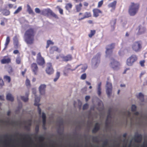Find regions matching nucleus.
I'll use <instances>...</instances> for the list:
<instances>
[{"instance_id": "nucleus-41", "label": "nucleus", "mask_w": 147, "mask_h": 147, "mask_svg": "<svg viewBox=\"0 0 147 147\" xmlns=\"http://www.w3.org/2000/svg\"><path fill=\"white\" fill-rule=\"evenodd\" d=\"M4 79L7 81L9 83L11 81V78L9 76H5L4 77Z\"/></svg>"}, {"instance_id": "nucleus-35", "label": "nucleus", "mask_w": 147, "mask_h": 147, "mask_svg": "<svg viewBox=\"0 0 147 147\" xmlns=\"http://www.w3.org/2000/svg\"><path fill=\"white\" fill-rule=\"evenodd\" d=\"M22 6H19L16 9V10L14 12V14H16L18 13L19 12L22 10Z\"/></svg>"}, {"instance_id": "nucleus-61", "label": "nucleus", "mask_w": 147, "mask_h": 147, "mask_svg": "<svg viewBox=\"0 0 147 147\" xmlns=\"http://www.w3.org/2000/svg\"><path fill=\"white\" fill-rule=\"evenodd\" d=\"M42 124H43V126H45L46 124V119H42Z\"/></svg>"}, {"instance_id": "nucleus-38", "label": "nucleus", "mask_w": 147, "mask_h": 147, "mask_svg": "<svg viewBox=\"0 0 147 147\" xmlns=\"http://www.w3.org/2000/svg\"><path fill=\"white\" fill-rule=\"evenodd\" d=\"M116 22V19H113L110 21V24L111 25H115Z\"/></svg>"}, {"instance_id": "nucleus-54", "label": "nucleus", "mask_w": 147, "mask_h": 147, "mask_svg": "<svg viewBox=\"0 0 147 147\" xmlns=\"http://www.w3.org/2000/svg\"><path fill=\"white\" fill-rule=\"evenodd\" d=\"M47 43L49 45H53L54 44V43L53 42H52V41L50 40H47Z\"/></svg>"}, {"instance_id": "nucleus-29", "label": "nucleus", "mask_w": 147, "mask_h": 147, "mask_svg": "<svg viewBox=\"0 0 147 147\" xmlns=\"http://www.w3.org/2000/svg\"><path fill=\"white\" fill-rule=\"evenodd\" d=\"M72 4L71 3H68L66 4L65 6V8L66 10L69 11L72 8Z\"/></svg>"}, {"instance_id": "nucleus-19", "label": "nucleus", "mask_w": 147, "mask_h": 147, "mask_svg": "<svg viewBox=\"0 0 147 147\" xmlns=\"http://www.w3.org/2000/svg\"><path fill=\"white\" fill-rule=\"evenodd\" d=\"M117 2L116 1H114L110 3L108 5L109 8H111L112 9L114 10L116 8Z\"/></svg>"}, {"instance_id": "nucleus-36", "label": "nucleus", "mask_w": 147, "mask_h": 147, "mask_svg": "<svg viewBox=\"0 0 147 147\" xmlns=\"http://www.w3.org/2000/svg\"><path fill=\"white\" fill-rule=\"evenodd\" d=\"M16 62L18 64H19L21 63V59L19 56L17 57L16 59Z\"/></svg>"}, {"instance_id": "nucleus-1", "label": "nucleus", "mask_w": 147, "mask_h": 147, "mask_svg": "<svg viewBox=\"0 0 147 147\" xmlns=\"http://www.w3.org/2000/svg\"><path fill=\"white\" fill-rule=\"evenodd\" d=\"M35 33L36 32L33 28H30L25 31L24 35V39L27 44L31 45L33 43Z\"/></svg>"}, {"instance_id": "nucleus-14", "label": "nucleus", "mask_w": 147, "mask_h": 147, "mask_svg": "<svg viewBox=\"0 0 147 147\" xmlns=\"http://www.w3.org/2000/svg\"><path fill=\"white\" fill-rule=\"evenodd\" d=\"M79 67H80V72L81 73H82L85 71L86 69L87 68V65L86 64H80L79 65H78L76 66V67L74 68L75 70L77 69Z\"/></svg>"}, {"instance_id": "nucleus-11", "label": "nucleus", "mask_w": 147, "mask_h": 147, "mask_svg": "<svg viewBox=\"0 0 147 147\" xmlns=\"http://www.w3.org/2000/svg\"><path fill=\"white\" fill-rule=\"evenodd\" d=\"M71 67V66L70 65H67L63 71V74L65 76H68L69 71H73L75 70V69H72Z\"/></svg>"}, {"instance_id": "nucleus-10", "label": "nucleus", "mask_w": 147, "mask_h": 147, "mask_svg": "<svg viewBox=\"0 0 147 147\" xmlns=\"http://www.w3.org/2000/svg\"><path fill=\"white\" fill-rule=\"evenodd\" d=\"M106 92L108 97H109L112 93V87L111 84L107 82L106 85Z\"/></svg>"}, {"instance_id": "nucleus-33", "label": "nucleus", "mask_w": 147, "mask_h": 147, "mask_svg": "<svg viewBox=\"0 0 147 147\" xmlns=\"http://www.w3.org/2000/svg\"><path fill=\"white\" fill-rule=\"evenodd\" d=\"M60 76V73L59 72H57L56 76V78L54 79V81L55 82H56L58 80L59 78V77Z\"/></svg>"}, {"instance_id": "nucleus-4", "label": "nucleus", "mask_w": 147, "mask_h": 147, "mask_svg": "<svg viewBox=\"0 0 147 147\" xmlns=\"http://www.w3.org/2000/svg\"><path fill=\"white\" fill-rule=\"evenodd\" d=\"M41 14L44 16H48L50 15L55 18H59V17L57 15L49 8L44 9L42 10L41 11Z\"/></svg>"}, {"instance_id": "nucleus-37", "label": "nucleus", "mask_w": 147, "mask_h": 147, "mask_svg": "<svg viewBox=\"0 0 147 147\" xmlns=\"http://www.w3.org/2000/svg\"><path fill=\"white\" fill-rule=\"evenodd\" d=\"M103 0H101L98 3L97 7L98 8L100 7L103 5Z\"/></svg>"}, {"instance_id": "nucleus-31", "label": "nucleus", "mask_w": 147, "mask_h": 147, "mask_svg": "<svg viewBox=\"0 0 147 147\" xmlns=\"http://www.w3.org/2000/svg\"><path fill=\"white\" fill-rule=\"evenodd\" d=\"M111 118V116L110 113H109L107 116V119L105 122V126H107L108 125L109 122L108 121V120L109 119Z\"/></svg>"}, {"instance_id": "nucleus-5", "label": "nucleus", "mask_w": 147, "mask_h": 147, "mask_svg": "<svg viewBox=\"0 0 147 147\" xmlns=\"http://www.w3.org/2000/svg\"><path fill=\"white\" fill-rule=\"evenodd\" d=\"M115 44L111 43L108 45L106 48V53L107 57H110L111 55L113 53L112 50L114 48Z\"/></svg>"}, {"instance_id": "nucleus-25", "label": "nucleus", "mask_w": 147, "mask_h": 147, "mask_svg": "<svg viewBox=\"0 0 147 147\" xmlns=\"http://www.w3.org/2000/svg\"><path fill=\"white\" fill-rule=\"evenodd\" d=\"M10 42V38L9 36H7L5 42V47L3 49V50L5 49L7 47V45Z\"/></svg>"}, {"instance_id": "nucleus-28", "label": "nucleus", "mask_w": 147, "mask_h": 147, "mask_svg": "<svg viewBox=\"0 0 147 147\" xmlns=\"http://www.w3.org/2000/svg\"><path fill=\"white\" fill-rule=\"evenodd\" d=\"M82 6V4L81 3H80L79 5H77L76 6V8L77 12H79L81 11Z\"/></svg>"}, {"instance_id": "nucleus-3", "label": "nucleus", "mask_w": 147, "mask_h": 147, "mask_svg": "<svg viewBox=\"0 0 147 147\" xmlns=\"http://www.w3.org/2000/svg\"><path fill=\"white\" fill-rule=\"evenodd\" d=\"M131 48L135 52L140 51L142 49V42L140 40L135 42L132 45Z\"/></svg>"}, {"instance_id": "nucleus-27", "label": "nucleus", "mask_w": 147, "mask_h": 147, "mask_svg": "<svg viewBox=\"0 0 147 147\" xmlns=\"http://www.w3.org/2000/svg\"><path fill=\"white\" fill-rule=\"evenodd\" d=\"M137 97L138 98L140 99L142 102L144 101V95L142 93H140Z\"/></svg>"}, {"instance_id": "nucleus-21", "label": "nucleus", "mask_w": 147, "mask_h": 147, "mask_svg": "<svg viewBox=\"0 0 147 147\" xmlns=\"http://www.w3.org/2000/svg\"><path fill=\"white\" fill-rule=\"evenodd\" d=\"M100 129V125L98 123H96L94 127L92 130V132L93 133H96Z\"/></svg>"}, {"instance_id": "nucleus-34", "label": "nucleus", "mask_w": 147, "mask_h": 147, "mask_svg": "<svg viewBox=\"0 0 147 147\" xmlns=\"http://www.w3.org/2000/svg\"><path fill=\"white\" fill-rule=\"evenodd\" d=\"M56 8L58 9L61 15H63V9L61 8L59 6H57L56 7Z\"/></svg>"}, {"instance_id": "nucleus-17", "label": "nucleus", "mask_w": 147, "mask_h": 147, "mask_svg": "<svg viewBox=\"0 0 147 147\" xmlns=\"http://www.w3.org/2000/svg\"><path fill=\"white\" fill-rule=\"evenodd\" d=\"M63 61L67 62L71 61L72 59V57L71 55L68 54L66 56H64L61 57Z\"/></svg>"}, {"instance_id": "nucleus-50", "label": "nucleus", "mask_w": 147, "mask_h": 147, "mask_svg": "<svg viewBox=\"0 0 147 147\" xmlns=\"http://www.w3.org/2000/svg\"><path fill=\"white\" fill-rule=\"evenodd\" d=\"M35 11L36 13H40V10L39 8H36L35 9Z\"/></svg>"}, {"instance_id": "nucleus-51", "label": "nucleus", "mask_w": 147, "mask_h": 147, "mask_svg": "<svg viewBox=\"0 0 147 147\" xmlns=\"http://www.w3.org/2000/svg\"><path fill=\"white\" fill-rule=\"evenodd\" d=\"M4 85V82L3 80L0 79V87H1Z\"/></svg>"}, {"instance_id": "nucleus-7", "label": "nucleus", "mask_w": 147, "mask_h": 147, "mask_svg": "<svg viewBox=\"0 0 147 147\" xmlns=\"http://www.w3.org/2000/svg\"><path fill=\"white\" fill-rule=\"evenodd\" d=\"M83 15V13H80L78 15V20L80 21L86 18H88L91 17L92 16V14L91 12L86 11V12L84 14L83 16H81V15Z\"/></svg>"}, {"instance_id": "nucleus-40", "label": "nucleus", "mask_w": 147, "mask_h": 147, "mask_svg": "<svg viewBox=\"0 0 147 147\" xmlns=\"http://www.w3.org/2000/svg\"><path fill=\"white\" fill-rule=\"evenodd\" d=\"M5 21H7V20L5 18H4L3 20H2L1 21V25L3 26H4L5 24Z\"/></svg>"}, {"instance_id": "nucleus-22", "label": "nucleus", "mask_w": 147, "mask_h": 147, "mask_svg": "<svg viewBox=\"0 0 147 147\" xmlns=\"http://www.w3.org/2000/svg\"><path fill=\"white\" fill-rule=\"evenodd\" d=\"M29 94V92H26L25 94L26 97L24 96H21V99L24 102H26L28 100V96Z\"/></svg>"}, {"instance_id": "nucleus-52", "label": "nucleus", "mask_w": 147, "mask_h": 147, "mask_svg": "<svg viewBox=\"0 0 147 147\" xmlns=\"http://www.w3.org/2000/svg\"><path fill=\"white\" fill-rule=\"evenodd\" d=\"M24 136H25V137L23 138V140H24L25 139H29L31 140V138L28 135H25Z\"/></svg>"}, {"instance_id": "nucleus-45", "label": "nucleus", "mask_w": 147, "mask_h": 147, "mask_svg": "<svg viewBox=\"0 0 147 147\" xmlns=\"http://www.w3.org/2000/svg\"><path fill=\"white\" fill-rule=\"evenodd\" d=\"M101 88H97V94L99 96H100L101 94Z\"/></svg>"}, {"instance_id": "nucleus-55", "label": "nucleus", "mask_w": 147, "mask_h": 147, "mask_svg": "<svg viewBox=\"0 0 147 147\" xmlns=\"http://www.w3.org/2000/svg\"><path fill=\"white\" fill-rule=\"evenodd\" d=\"M13 40L14 42H18L17 37L16 36H14V38H13Z\"/></svg>"}, {"instance_id": "nucleus-15", "label": "nucleus", "mask_w": 147, "mask_h": 147, "mask_svg": "<svg viewBox=\"0 0 147 147\" xmlns=\"http://www.w3.org/2000/svg\"><path fill=\"white\" fill-rule=\"evenodd\" d=\"M112 61L111 63L110 66L114 69H116L119 65V62L113 59H111Z\"/></svg>"}, {"instance_id": "nucleus-6", "label": "nucleus", "mask_w": 147, "mask_h": 147, "mask_svg": "<svg viewBox=\"0 0 147 147\" xmlns=\"http://www.w3.org/2000/svg\"><path fill=\"white\" fill-rule=\"evenodd\" d=\"M137 60V57L135 55H132L128 58L126 61V64L129 66H132L133 63Z\"/></svg>"}, {"instance_id": "nucleus-60", "label": "nucleus", "mask_w": 147, "mask_h": 147, "mask_svg": "<svg viewBox=\"0 0 147 147\" xmlns=\"http://www.w3.org/2000/svg\"><path fill=\"white\" fill-rule=\"evenodd\" d=\"M19 53V51L17 50H16L13 51V53L14 54H17Z\"/></svg>"}, {"instance_id": "nucleus-8", "label": "nucleus", "mask_w": 147, "mask_h": 147, "mask_svg": "<svg viewBox=\"0 0 147 147\" xmlns=\"http://www.w3.org/2000/svg\"><path fill=\"white\" fill-rule=\"evenodd\" d=\"M36 62L38 65H43L45 63L44 58L42 57L40 53L37 54L36 57Z\"/></svg>"}, {"instance_id": "nucleus-32", "label": "nucleus", "mask_w": 147, "mask_h": 147, "mask_svg": "<svg viewBox=\"0 0 147 147\" xmlns=\"http://www.w3.org/2000/svg\"><path fill=\"white\" fill-rule=\"evenodd\" d=\"M96 32V31L95 30H91L90 33L88 35L89 37L90 38H92L95 34Z\"/></svg>"}, {"instance_id": "nucleus-42", "label": "nucleus", "mask_w": 147, "mask_h": 147, "mask_svg": "<svg viewBox=\"0 0 147 147\" xmlns=\"http://www.w3.org/2000/svg\"><path fill=\"white\" fill-rule=\"evenodd\" d=\"M125 115H126L127 117H130L131 113L129 111H127L125 113Z\"/></svg>"}, {"instance_id": "nucleus-49", "label": "nucleus", "mask_w": 147, "mask_h": 147, "mask_svg": "<svg viewBox=\"0 0 147 147\" xmlns=\"http://www.w3.org/2000/svg\"><path fill=\"white\" fill-rule=\"evenodd\" d=\"M38 140H39L40 141L42 142L44 141V140H45V138L43 136H40L38 137Z\"/></svg>"}, {"instance_id": "nucleus-64", "label": "nucleus", "mask_w": 147, "mask_h": 147, "mask_svg": "<svg viewBox=\"0 0 147 147\" xmlns=\"http://www.w3.org/2000/svg\"><path fill=\"white\" fill-rule=\"evenodd\" d=\"M8 6L9 8H12L13 6V5L12 4H8Z\"/></svg>"}, {"instance_id": "nucleus-63", "label": "nucleus", "mask_w": 147, "mask_h": 147, "mask_svg": "<svg viewBox=\"0 0 147 147\" xmlns=\"http://www.w3.org/2000/svg\"><path fill=\"white\" fill-rule=\"evenodd\" d=\"M84 5L85 6L87 7L88 5V2H84Z\"/></svg>"}, {"instance_id": "nucleus-47", "label": "nucleus", "mask_w": 147, "mask_h": 147, "mask_svg": "<svg viewBox=\"0 0 147 147\" xmlns=\"http://www.w3.org/2000/svg\"><path fill=\"white\" fill-rule=\"evenodd\" d=\"M86 74H83L81 76V79L84 80L86 79Z\"/></svg>"}, {"instance_id": "nucleus-13", "label": "nucleus", "mask_w": 147, "mask_h": 147, "mask_svg": "<svg viewBox=\"0 0 147 147\" xmlns=\"http://www.w3.org/2000/svg\"><path fill=\"white\" fill-rule=\"evenodd\" d=\"M32 72L34 75H36L38 72V67L36 63H32L31 66Z\"/></svg>"}, {"instance_id": "nucleus-20", "label": "nucleus", "mask_w": 147, "mask_h": 147, "mask_svg": "<svg viewBox=\"0 0 147 147\" xmlns=\"http://www.w3.org/2000/svg\"><path fill=\"white\" fill-rule=\"evenodd\" d=\"M142 138V136L140 134H138L135 136L134 141L136 142L139 143L141 142Z\"/></svg>"}, {"instance_id": "nucleus-58", "label": "nucleus", "mask_w": 147, "mask_h": 147, "mask_svg": "<svg viewBox=\"0 0 147 147\" xmlns=\"http://www.w3.org/2000/svg\"><path fill=\"white\" fill-rule=\"evenodd\" d=\"M90 98V97L89 96H86L85 97V99L86 101H88V100Z\"/></svg>"}, {"instance_id": "nucleus-57", "label": "nucleus", "mask_w": 147, "mask_h": 147, "mask_svg": "<svg viewBox=\"0 0 147 147\" xmlns=\"http://www.w3.org/2000/svg\"><path fill=\"white\" fill-rule=\"evenodd\" d=\"M42 119H46V115L44 113H42Z\"/></svg>"}, {"instance_id": "nucleus-53", "label": "nucleus", "mask_w": 147, "mask_h": 147, "mask_svg": "<svg viewBox=\"0 0 147 147\" xmlns=\"http://www.w3.org/2000/svg\"><path fill=\"white\" fill-rule=\"evenodd\" d=\"M115 25H111V31H113L114 30L115 28Z\"/></svg>"}, {"instance_id": "nucleus-2", "label": "nucleus", "mask_w": 147, "mask_h": 147, "mask_svg": "<svg viewBox=\"0 0 147 147\" xmlns=\"http://www.w3.org/2000/svg\"><path fill=\"white\" fill-rule=\"evenodd\" d=\"M139 7L140 4L138 3L131 2L128 9V13L130 15H135L138 12Z\"/></svg>"}, {"instance_id": "nucleus-23", "label": "nucleus", "mask_w": 147, "mask_h": 147, "mask_svg": "<svg viewBox=\"0 0 147 147\" xmlns=\"http://www.w3.org/2000/svg\"><path fill=\"white\" fill-rule=\"evenodd\" d=\"M6 99L8 101H13L14 100V98L11 94H10L8 93L7 94Z\"/></svg>"}, {"instance_id": "nucleus-18", "label": "nucleus", "mask_w": 147, "mask_h": 147, "mask_svg": "<svg viewBox=\"0 0 147 147\" xmlns=\"http://www.w3.org/2000/svg\"><path fill=\"white\" fill-rule=\"evenodd\" d=\"M46 86L45 84H41L40 85V87H39V91L40 94L41 95H43L45 93V89Z\"/></svg>"}, {"instance_id": "nucleus-59", "label": "nucleus", "mask_w": 147, "mask_h": 147, "mask_svg": "<svg viewBox=\"0 0 147 147\" xmlns=\"http://www.w3.org/2000/svg\"><path fill=\"white\" fill-rule=\"evenodd\" d=\"M26 71V69H24V71H22V74L23 76H24V75Z\"/></svg>"}, {"instance_id": "nucleus-16", "label": "nucleus", "mask_w": 147, "mask_h": 147, "mask_svg": "<svg viewBox=\"0 0 147 147\" xmlns=\"http://www.w3.org/2000/svg\"><path fill=\"white\" fill-rule=\"evenodd\" d=\"M137 29L138 30V32L137 33V35H138L144 33L146 31V28L141 25H140L138 27Z\"/></svg>"}, {"instance_id": "nucleus-43", "label": "nucleus", "mask_w": 147, "mask_h": 147, "mask_svg": "<svg viewBox=\"0 0 147 147\" xmlns=\"http://www.w3.org/2000/svg\"><path fill=\"white\" fill-rule=\"evenodd\" d=\"M136 107L134 105H132L131 106V110L132 111H134L136 110Z\"/></svg>"}, {"instance_id": "nucleus-56", "label": "nucleus", "mask_w": 147, "mask_h": 147, "mask_svg": "<svg viewBox=\"0 0 147 147\" xmlns=\"http://www.w3.org/2000/svg\"><path fill=\"white\" fill-rule=\"evenodd\" d=\"M37 106V109H38V114H39V115H41V109H40V107H39V105H38V106Z\"/></svg>"}, {"instance_id": "nucleus-26", "label": "nucleus", "mask_w": 147, "mask_h": 147, "mask_svg": "<svg viewBox=\"0 0 147 147\" xmlns=\"http://www.w3.org/2000/svg\"><path fill=\"white\" fill-rule=\"evenodd\" d=\"M40 101V99L38 97H36L35 96V101L34 104V105H39V101Z\"/></svg>"}, {"instance_id": "nucleus-12", "label": "nucleus", "mask_w": 147, "mask_h": 147, "mask_svg": "<svg viewBox=\"0 0 147 147\" xmlns=\"http://www.w3.org/2000/svg\"><path fill=\"white\" fill-rule=\"evenodd\" d=\"M93 16L94 17H97L100 14H102V12L101 10L98 8H94L92 9Z\"/></svg>"}, {"instance_id": "nucleus-44", "label": "nucleus", "mask_w": 147, "mask_h": 147, "mask_svg": "<svg viewBox=\"0 0 147 147\" xmlns=\"http://www.w3.org/2000/svg\"><path fill=\"white\" fill-rule=\"evenodd\" d=\"M139 63L141 67H144V63H145V61L144 60L140 61Z\"/></svg>"}, {"instance_id": "nucleus-39", "label": "nucleus", "mask_w": 147, "mask_h": 147, "mask_svg": "<svg viewBox=\"0 0 147 147\" xmlns=\"http://www.w3.org/2000/svg\"><path fill=\"white\" fill-rule=\"evenodd\" d=\"M10 12L9 10H5L3 13V14L5 16H8L9 15Z\"/></svg>"}, {"instance_id": "nucleus-30", "label": "nucleus", "mask_w": 147, "mask_h": 147, "mask_svg": "<svg viewBox=\"0 0 147 147\" xmlns=\"http://www.w3.org/2000/svg\"><path fill=\"white\" fill-rule=\"evenodd\" d=\"M27 11L28 13L30 14H32L33 13V12L31 8L30 5H27Z\"/></svg>"}, {"instance_id": "nucleus-24", "label": "nucleus", "mask_w": 147, "mask_h": 147, "mask_svg": "<svg viewBox=\"0 0 147 147\" xmlns=\"http://www.w3.org/2000/svg\"><path fill=\"white\" fill-rule=\"evenodd\" d=\"M11 62V59L10 58L7 59L3 58L1 61V62L2 64L8 63Z\"/></svg>"}, {"instance_id": "nucleus-62", "label": "nucleus", "mask_w": 147, "mask_h": 147, "mask_svg": "<svg viewBox=\"0 0 147 147\" xmlns=\"http://www.w3.org/2000/svg\"><path fill=\"white\" fill-rule=\"evenodd\" d=\"M35 130L36 132H38L39 131V126H36Z\"/></svg>"}, {"instance_id": "nucleus-9", "label": "nucleus", "mask_w": 147, "mask_h": 147, "mask_svg": "<svg viewBox=\"0 0 147 147\" xmlns=\"http://www.w3.org/2000/svg\"><path fill=\"white\" fill-rule=\"evenodd\" d=\"M45 71L47 74L51 75L54 72V70L52 66V64L51 63H48L47 64V68L45 69Z\"/></svg>"}, {"instance_id": "nucleus-48", "label": "nucleus", "mask_w": 147, "mask_h": 147, "mask_svg": "<svg viewBox=\"0 0 147 147\" xmlns=\"http://www.w3.org/2000/svg\"><path fill=\"white\" fill-rule=\"evenodd\" d=\"M88 108V105L87 103H86L84 105L83 107V109L85 110V109H87Z\"/></svg>"}, {"instance_id": "nucleus-46", "label": "nucleus", "mask_w": 147, "mask_h": 147, "mask_svg": "<svg viewBox=\"0 0 147 147\" xmlns=\"http://www.w3.org/2000/svg\"><path fill=\"white\" fill-rule=\"evenodd\" d=\"M25 84L26 86H30V81L28 79H26V82Z\"/></svg>"}]
</instances>
